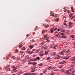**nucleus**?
I'll list each match as a JSON object with an SVG mask.
<instances>
[{"mask_svg":"<svg viewBox=\"0 0 75 75\" xmlns=\"http://www.w3.org/2000/svg\"><path fill=\"white\" fill-rule=\"evenodd\" d=\"M70 58V56H68L67 57H62L61 56H59V55H56L54 57V59H58L59 61H60L61 60H62V59H68Z\"/></svg>","mask_w":75,"mask_h":75,"instance_id":"nucleus-1","label":"nucleus"},{"mask_svg":"<svg viewBox=\"0 0 75 75\" xmlns=\"http://www.w3.org/2000/svg\"><path fill=\"white\" fill-rule=\"evenodd\" d=\"M66 72L68 75H71V74H72L73 75H75V70L73 71L71 70H67Z\"/></svg>","mask_w":75,"mask_h":75,"instance_id":"nucleus-2","label":"nucleus"},{"mask_svg":"<svg viewBox=\"0 0 75 75\" xmlns=\"http://www.w3.org/2000/svg\"><path fill=\"white\" fill-rule=\"evenodd\" d=\"M19 67H16L14 66H12L11 67V68H13V69L12 70V73L13 72H16V71H17V70H16V69H17V68H19Z\"/></svg>","mask_w":75,"mask_h":75,"instance_id":"nucleus-3","label":"nucleus"},{"mask_svg":"<svg viewBox=\"0 0 75 75\" xmlns=\"http://www.w3.org/2000/svg\"><path fill=\"white\" fill-rule=\"evenodd\" d=\"M66 62V61L61 62H59V64H65Z\"/></svg>","mask_w":75,"mask_h":75,"instance_id":"nucleus-4","label":"nucleus"},{"mask_svg":"<svg viewBox=\"0 0 75 75\" xmlns=\"http://www.w3.org/2000/svg\"><path fill=\"white\" fill-rule=\"evenodd\" d=\"M40 59V57H37L35 59H34V61H37V60H38V61H39Z\"/></svg>","mask_w":75,"mask_h":75,"instance_id":"nucleus-5","label":"nucleus"},{"mask_svg":"<svg viewBox=\"0 0 75 75\" xmlns=\"http://www.w3.org/2000/svg\"><path fill=\"white\" fill-rule=\"evenodd\" d=\"M6 68H7V71H9L10 69V68H9V66H6Z\"/></svg>","mask_w":75,"mask_h":75,"instance_id":"nucleus-6","label":"nucleus"},{"mask_svg":"<svg viewBox=\"0 0 75 75\" xmlns=\"http://www.w3.org/2000/svg\"><path fill=\"white\" fill-rule=\"evenodd\" d=\"M64 51H62L61 52H60V55H64V53H63L64 52Z\"/></svg>","mask_w":75,"mask_h":75,"instance_id":"nucleus-7","label":"nucleus"},{"mask_svg":"<svg viewBox=\"0 0 75 75\" xmlns=\"http://www.w3.org/2000/svg\"><path fill=\"white\" fill-rule=\"evenodd\" d=\"M33 47H34V46H33V45H30L29 46V47L30 49L33 48Z\"/></svg>","mask_w":75,"mask_h":75,"instance_id":"nucleus-8","label":"nucleus"},{"mask_svg":"<svg viewBox=\"0 0 75 75\" xmlns=\"http://www.w3.org/2000/svg\"><path fill=\"white\" fill-rule=\"evenodd\" d=\"M43 26H44L46 28H47L49 27V25H43Z\"/></svg>","mask_w":75,"mask_h":75,"instance_id":"nucleus-9","label":"nucleus"},{"mask_svg":"<svg viewBox=\"0 0 75 75\" xmlns=\"http://www.w3.org/2000/svg\"><path fill=\"white\" fill-rule=\"evenodd\" d=\"M35 49H33L32 50V51H31V52H30V54H33V52H34V51H35Z\"/></svg>","mask_w":75,"mask_h":75,"instance_id":"nucleus-10","label":"nucleus"},{"mask_svg":"<svg viewBox=\"0 0 75 75\" xmlns=\"http://www.w3.org/2000/svg\"><path fill=\"white\" fill-rule=\"evenodd\" d=\"M54 28H52L51 29V33H53V31H54Z\"/></svg>","mask_w":75,"mask_h":75,"instance_id":"nucleus-11","label":"nucleus"},{"mask_svg":"<svg viewBox=\"0 0 75 75\" xmlns=\"http://www.w3.org/2000/svg\"><path fill=\"white\" fill-rule=\"evenodd\" d=\"M47 30H42V34H44V33L45 32H47Z\"/></svg>","mask_w":75,"mask_h":75,"instance_id":"nucleus-12","label":"nucleus"},{"mask_svg":"<svg viewBox=\"0 0 75 75\" xmlns=\"http://www.w3.org/2000/svg\"><path fill=\"white\" fill-rule=\"evenodd\" d=\"M49 70H51V69H52V67H50L47 68Z\"/></svg>","mask_w":75,"mask_h":75,"instance_id":"nucleus-13","label":"nucleus"},{"mask_svg":"<svg viewBox=\"0 0 75 75\" xmlns=\"http://www.w3.org/2000/svg\"><path fill=\"white\" fill-rule=\"evenodd\" d=\"M22 44H20L19 45V48H21L22 47Z\"/></svg>","mask_w":75,"mask_h":75,"instance_id":"nucleus-14","label":"nucleus"},{"mask_svg":"<svg viewBox=\"0 0 75 75\" xmlns=\"http://www.w3.org/2000/svg\"><path fill=\"white\" fill-rule=\"evenodd\" d=\"M56 54H57V53H56V52H54L52 55H53V56H55V55H56Z\"/></svg>","mask_w":75,"mask_h":75,"instance_id":"nucleus-15","label":"nucleus"},{"mask_svg":"<svg viewBox=\"0 0 75 75\" xmlns=\"http://www.w3.org/2000/svg\"><path fill=\"white\" fill-rule=\"evenodd\" d=\"M11 58L13 59H16V57L14 56H12Z\"/></svg>","mask_w":75,"mask_h":75,"instance_id":"nucleus-16","label":"nucleus"},{"mask_svg":"<svg viewBox=\"0 0 75 75\" xmlns=\"http://www.w3.org/2000/svg\"><path fill=\"white\" fill-rule=\"evenodd\" d=\"M20 53L21 54H24V52L21 51L20 52Z\"/></svg>","mask_w":75,"mask_h":75,"instance_id":"nucleus-17","label":"nucleus"},{"mask_svg":"<svg viewBox=\"0 0 75 75\" xmlns=\"http://www.w3.org/2000/svg\"><path fill=\"white\" fill-rule=\"evenodd\" d=\"M64 71H65V69H62L60 70L61 72H64Z\"/></svg>","mask_w":75,"mask_h":75,"instance_id":"nucleus-18","label":"nucleus"},{"mask_svg":"<svg viewBox=\"0 0 75 75\" xmlns=\"http://www.w3.org/2000/svg\"><path fill=\"white\" fill-rule=\"evenodd\" d=\"M69 25H72L73 24V23L72 22H69Z\"/></svg>","mask_w":75,"mask_h":75,"instance_id":"nucleus-19","label":"nucleus"},{"mask_svg":"<svg viewBox=\"0 0 75 75\" xmlns=\"http://www.w3.org/2000/svg\"><path fill=\"white\" fill-rule=\"evenodd\" d=\"M73 15L72 14H70L69 15V17L70 18H71V17H73Z\"/></svg>","mask_w":75,"mask_h":75,"instance_id":"nucleus-20","label":"nucleus"},{"mask_svg":"<svg viewBox=\"0 0 75 75\" xmlns=\"http://www.w3.org/2000/svg\"><path fill=\"white\" fill-rule=\"evenodd\" d=\"M38 65H39V66H42V64L41 63H40L38 64Z\"/></svg>","mask_w":75,"mask_h":75,"instance_id":"nucleus-21","label":"nucleus"},{"mask_svg":"<svg viewBox=\"0 0 75 75\" xmlns=\"http://www.w3.org/2000/svg\"><path fill=\"white\" fill-rule=\"evenodd\" d=\"M28 57H29V56H28V55H27L25 57V58L26 59H28Z\"/></svg>","mask_w":75,"mask_h":75,"instance_id":"nucleus-22","label":"nucleus"},{"mask_svg":"<svg viewBox=\"0 0 75 75\" xmlns=\"http://www.w3.org/2000/svg\"><path fill=\"white\" fill-rule=\"evenodd\" d=\"M75 60V57H73V59H71V60L72 61H74V60Z\"/></svg>","mask_w":75,"mask_h":75,"instance_id":"nucleus-23","label":"nucleus"},{"mask_svg":"<svg viewBox=\"0 0 75 75\" xmlns=\"http://www.w3.org/2000/svg\"><path fill=\"white\" fill-rule=\"evenodd\" d=\"M62 33H65V30L64 29H63V30H62Z\"/></svg>","mask_w":75,"mask_h":75,"instance_id":"nucleus-24","label":"nucleus"},{"mask_svg":"<svg viewBox=\"0 0 75 75\" xmlns=\"http://www.w3.org/2000/svg\"><path fill=\"white\" fill-rule=\"evenodd\" d=\"M55 69V67H52V70H53V69Z\"/></svg>","mask_w":75,"mask_h":75,"instance_id":"nucleus-25","label":"nucleus"},{"mask_svg":"<svg viewBox=\"0 0 75 75\" xmlns=\"http://www.w3.org/2000/svg\"><path fill=\"white\" fill-rule=\"evenodd\" d=\"M48 51L45 52V55H47V54H48Z\"/></svg>","mask_w":75,"mask_h":75,"instance_id":"nucleus-26","label":"nucleus"},{"mask_svg":"<svg viewBox=\"0 0 75 75\" xmlns=\"http://www.w3.org/2000/svg\"><path fill=\"white\" fill-rule=\"evenodd\" d=\"M31 51H30L29 50H28L27 51V52H28V53H29V54H32L31 53Z\"/></svg>","mask_w":75,"mask_h":75,"instance_id":"nucleus-27","label":"nucleus"},{"mask_svg":"<svg viewBox=\"0 0 75 75\" xmlns=\"http://www.w3.org/2000/svg\"><path fill=\"white\" fill-rule=\"evenodd\" d=\"M63 67V65H62L61 66H60L59 67V68H62V67Z\"/></svg>","mask_w":75,"mask_h":75,"instance_id":"nucleus-28","label":"nucleus"},{"mask_svg":"<svg viewBox=\"0 0 75 75\" xmlns=\"http://www.w3.org/2000/svg\"><path fill=\"white\" fill-rule=\"evenodd\" d=\"M21 50H25V48L23 47L21 49Z\"/></svg>","mask_w":75,"mask_h":75,"instance_id":"nucleus-29","label":"nucleus"},{"mask_svg":"<svg viewBox=\"0 0 75 75\" xmlns=\"http://www.w3.org/2000/svg\"><path fill=\"white\" fill-rule=\"evenodd\" d=\"M51 59V57H48L47 58V60H49V59Z\"/></svg>","mask_w":75,"mask_h":75,"instance_id":"nucleus-30","label":"nucleus"},{"mask_svg":"<svg viewBox=\"0 0 75 75\" xmlns=\"http://www.w3.org/2000/svg\"><path fill=\"white\" fill-rule=\"evenodd\" d=\"M72 26L71 25H69V26L68 27V28H72Z\"/></svg>","mask_w":75,"mask_h":75,"instance_id":"nucleus-31","label":"nucleus"},{"mask_svg":"<svg viewBox=\"0 0 75 75\" xmlns=\"http://www.w3.org/2000/svg\"><path fill=\"white\" fill-rule=\"evenodd\" d=\"M8 56H6V58H6V60H7V59H9V57H8Z\"/></svg>","mask_w":75,"mask_h":75,"instance_id":"nucleus-32","label":"nucleus"},{"mask_svg":"<svg viewBox=\"0 0 75 75\" xmlns=\"http://www.w3.org/2000/svg\"><path fill=\"white\" fill-rule=\"evenodd\" d=\"M18 50L17 49L15 50V52H18Z\"/></svg>","mask_w":75,"mask_h":75,"instance_id":"nucleus-33","label":"nucleus"},{"mask_svg":"<svg viewBox=\"0 0 75 75\" xmlns=\"http://www.w3.org/2000/svg\"><path fill=\"white\" fill-rule=\"evenodd\" d=\"M64 11V12H69V11L65 10Z\"/></svg>","mask_w":75,"mask_h":75,"instance_id":"nucleus-34","label":"nucleus"},{"mask_svg":"<svg viewBox=\"0 0 75 75\" xmlns=\"http://www.w3.org/2000/svg\"><path fill=\"white\" fill-rule=\"evenodd\" d=\"M71 37H72V38H74L75 37V35H71Z\"/></svg>","mask_w":75,"mask_h":75,"instance_id":"nucleus-35","label":"nucleus"},{"mask_svg":"<svg viewBox=\"0 0 75 75\" xmlns=\"http://www.w3.org/2000/svg\"><path fill=\"white\" fill-rule=\"evenodd\" d=\"M32 64V65H36V64H37V63H36L35 62H33Z\"/></svg>","mask_w":75,"mask_h":75,"instance_id":"nucleus-36","label":"nucleus"},{"mask_svg":"<svg viewBox=\"0 0 75 75\" xmlns=\"http://www.w3.org/2000/svg\"><path fill=\"white\" fill-rule=\"evenodd\" d=\"M60 35H62L63 36H64V33H61L60 34Z\"/></svg>","mask_w":75,"mask_h":75,"instance_id":"nucleus-37","label":"nucleus"},{"mask_svg":"<svg viewBox=\"0 0 75 75\" xmlns=\"http://www.w3.org/2000/svg\"><path fill=\"white\" fill-rule=\"evenodd\" d=\"M23 72L21 71H20L19 72V74H22Z\"/></svg>","mask_w":75,"mask_h":75,"instance_id":"nucleus-38","label":"nucleus"},{"mask_svg":"<svg viewBox=\"0 0 75 75\" xmlns=\"http://www.w3.org/2000/svg\"><path fill=\"white\" fill-rule=\"evenodd\" d=\"M58 20H59V19L58 18H57L56 20H55V21H56V22H57L58 21Z\"/></svg>","mask_w":75,"mask_h":75,"instance_id":"nucleus-39","label":"nucleus"},{"mask_svg":"<svg viewBox=\"0 0 75 75\" xmlns=\"http://www.w3.org/2000/svg\"><path fill=\"white\" fill-rule=\"evenodd\" d=\"M47 41H46V42H50V40H46Z\"/></svg>","mask_w":75,"mask_h":75,"instance_id":"nucleus-40","label":"nucleus"},{"mask_svg":"<svg viewBox=\"0 0 75 75\" xmlns=\"http://www.w3.org/2000/svg\"><path fill=\"white\" fill-rule=\"evenodd\" d=\"M50 39V38L49 37H47L46 39V40H48Z\"/></svg>","mask_w":75,"mask_h":75,"instance_id":"nucleus-41","label":"nucleus"},{"mask_svg":"<svg viewBox=\"0 0 75 75\" xmlns=\"http://www.w3.org/2000/svg\"><path fill=\"white\" fill-rule=\"evenodd\" d=\"M58 47V45H55L54 46V48H56V47Z\"/></svg>","mask_w":75,"mask_h":75,"instance_id":"nucleus-42","label":"nucleus"},{"mask_svg":"<svg viewBox=\"0 0 75 75\" xmlns=\"http://www.w3.org/2000/svg\"><path fill=\"white\" fill-rule=\"evenodd\" d=\"M37 28H38V26H36L35 28V30H37L36 29H37Z\"/></svg>","mask_w":75,"mask_h":75,"instance_id":"nucleus-43","label":"nucleus"},{"mask_svg":"<svg viewBox=\"0 0 75 75\" xmlns=\"http://www.w3.org/2000/svg\"><path fill=\"white\" fill-rule=\"evenodd\" d=\"M75 18V15L73 16L72 17V18Z\"/></svg>","mask_w":75,"mask_h":75,"instance_id":"nucleus-44","label":"nucleus"},{"mask_svg":"<svg viewBox=\"0 0 75 75\" xmlns=\"http://www.w3.org/2000/svg\"><path fill=\"white\" fill-rule=\"evenodd\" d=\"M54 13L50 15V16H54Z\"/></svg>","mask_w":75,"mask_h":75,"instance_id":"nucleus-45","label":"nucleus"},{"mask_svg":"<svg viewBox=\"0 0 75 75\" xmlns=\"http://www.w3.org/2000/svg\"><path fill=\"white\" fill-rule=\"evenodd\" d=\"M74 9H72V11L73 13H74Z\"/></svg>","mask_w":75,"mask_h":75,"instance_id":"nucleus-46","label":"nucleus"},{"mask_svg":"<svg viewBox=\"0 0 75 75\" xmlns=\"http://www.w3.org/2000/svg\"><path fill=\"white\" fill-rule=\"evenodd\" d=\"M64 25H65L66 26L67 25V24H66V23H65V22H64Z\"/></svg>","mask_w":75,"mask_h":75,"instance_id":"nucleus-47","label":"nucleus"},{"mask_svg":"<svg viewBox=\"0 0 75 75\" xmlns=\"http://www.w3.org/2000/svg\"><path fill=\"white\" fill-rule=\"evenodd\" d=\"M58 37V36H59V34H57L56 35V36H55V37Z\"/></svg>","mask_w":75,"mask_h":75,"instance_id":"nucleus-48","label":"nucleus"},{"mask_svg":"<svg viewBox=\"0 0 75 75\" xmlns=\"http://www.w3.org/2000/svg\"><path fill=\"white\" fill-rule=\"evenodd\" d=\"M56 30H57V28H54L53 30H54V31H55Z\"/></svg>","mask_w":75,"mask_h":75,"instance_id":"nucleus-49","label":"nucleus"},{"mask_svg":"<svg viewBox=\"0 0 75 75\" xmlns=\"http://www.w3.org/2000/svg\"><path fill=\"white\" fill-rule=\"evenodd\" d=\"M29 34H27L26 35V36H27V37H29Z\"/></svg>","mask_w":75,"mask_h":75,"instance_id":"nucleus-50","label":"nucleus"},{"mask_svg":"<svg viewBox=\"0 0 75 75\" xmlns=\"http://www.w3.org/2000/svg\"><path fill=\"white\" fill-rule=\"evenodd\" d=\"M46 42H45V41H43L42 42V44H45V43Z\"/></svg>","mask_w":75,"mask_h":75,"instance_id":"nucleus-51","label":"nucleus"},{"mask_svg":"<svg viewBox=\"0 0 75 75\" xmlns=\"http://www.w3.org/2000/svg\"><path fill=\"white\" fill-rule=\"evenodd\" d=\"M28 64H29V65H30V64H31V63L29 62L28 63Z\"/></svg>","mask_w":75,"mask_h":75,"instance_id":"nucleus-52","label":"nucleus"},{"mask_svg":"<svg viewBox=\"0 0 75 75\" xmlns=\"http://www.w3.org/2000/svg\"><path fill=\"white\" fill-rule=\"evenodd\" d=\"M71 8L72 10V9H74V7H71Z\"/></svg>","mask_w":75,"mask_h":75,"instance_id":"nucleus-53","label":"nucleus"},{"mask_svg":"<svg viewBox=\"0 0 75 75\" xmlns=\"http://www.w3.org/2000/svg\"><path fill=\"white\" fill-rule=\"evenodd\" d=\"M54 74H55V73H52V74H51V75H54Z\"/></svg>","mask_w":75,"mask_h":75,"instance_id":"nucleus-54","label":"nucleus"},{"mask_svg":"<svg viewBox=\"0 0 75 75\" xmlns=\"http://www.w3.org/2000/svg\"><path fill=\"white\" fill-rule=\"evenodd\" d=\"M35 32H33L32 33L33 35H34L35 34Z\"/></svg>","mask_w":75,"mask_h":75,"instance_id":"nucleus-55","label":"nucleus"},{"mask_svg":"<svg viewBox=\"0 0 75 75\" xmlns=\"http://www.w3.org/2000/svg\"><path fill=\"white\" fill-rule=\"evenodd\" d=\"M36 53H38V50H37V51H36Z\"/></svg>","mask_w":75,"mask_h":75,"instance_id":"nucleus-56","label":"nucleus"},{"mask_svg":"<svg viewBox=\"0 0 75 75\" xmlns=\"http://www.w3.org/2000/svg\"><path fill=\"white\" fill-rule=\"evenodd\" d=\"M73 46H74V45H75V42L73 44Z\"/></svg>","mask_w":75,"mask_h":75,"instance_id":"nucleus-57","label":"nucleus"},{"mask_svg":"<svg viewBox=\"0 0 75 75\" xmlns=\"http://www.w3.org/2000/svg\"><path fill=\"white\" fill-rule=\"evenodd\" d=\"M50 14H52V11H50Z\"/></svg>","mask_w":75,"mask_h":75,"instance_id":"nucleus-58","label":"nucleus"},{"mask_svg":"<svg viewBox=\"0 0 75 75\" xmlns=\"http://www.w3.org/2000/svg\"><path fill=\"white\" fill-rule=\"evenodd\" d=\"M20 58H18L17 59V60H20Z\"/></svg>","mask_w":75,"mask_h":75,"instance_id":"nucleus-59","label":"nucleus"},{"mask_svg":"<svg viewBox=\"0 0 75 75\" xmlns=\"http://www.w3.org/2000/svg\"><path fill=\"white\" fill-rule=\"evenodd\" d=\"M63 28H60V30H61Z\"/></svg>","mask_w":75,"mask_h":75,"instance_id":"nucleus-60","label":"nucleus"},{"mask_svg":"<svg viewBox=\"0 0 75 75\" xmlns=\"http://www.w3.org/2000/svg\"><path fill=\"white\" fill-rule=\"evenodd\" d=\"M44 74V73H42L41 74H40V75H43V74Z\"/></svg>","mask_w":75,"mask_h":75,"instance_id":"nucleus-61","label":"nucleus"},{"mask_svg":"<svg viewBox=\"0 0 75 75\" xmlns=\"http://www.w3.org/2000/svg\"><path fill=\"white\" fill-rule=\"evenodd\" d=\"M57 33H58V32L57 31H56L55 32V34H57Z\"/></svg>","mask_w":75,"mask_h":75,"instance_id":"nucleus-62","label":"nucleus"},{"mask_svg":"<svg viewBox=\"0 0 75 75\" xmlns=\"http://www.w3.org/2000/svg\"><path fill=\"white\" fill-rule=\"evenodd\" d=\"M73 46L74 47V48H75V45H73Z\"/></svg>","mask_w":75,"mask_h":75,"instance_id":"nucleus-63","label":"nucleus"},{"mask_svg":"<svg viewBox=\"0 0 75 75\" xmlns=\"http://www.w3.org/2000/svg\"><path fill=\"white\" fill-rule=\"evenodd\" d=\"M74 64H75V60L73 62Z\"/></svg>","mask_w":75,"mask_h":75,"instance_id":"nucleus-64","label":"nucleus"}]
</instances>
